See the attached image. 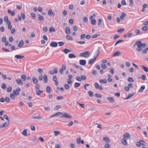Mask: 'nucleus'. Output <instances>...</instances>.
<instances>
[{
    "instance_id": "obj_1",
    "label": "nucleus",
    "mask_w": 148,
    "mask_h": 148,
    "mask_svg": "<svg viewBox=\"0 0 148 148\" xmlns=\"http://www.w3.org/2000/svg\"><path fill=\"white\" fill-rule=\"evenodd\" d=\"M135 45L138 46V47L136 49L137 51H141L142 50L143 48H144L147 47V45L145 43H142L140 41L136 42L134 45Z\"/></svg>"
},
{
    "instance_id": "obj_2",
    "label": "nucleus",
    "mask_w": 148,
    "mask_h": 148,
    "mask_svg": "<svg viewBox=\"0 0 148 148\" xmlns=\"http://www.w3.org/2000/svg\"><path fill=\"white\" fill-rule=\"evenodd\" d=\"M56 115L57 116H59L61 115H62V116L61 117V118H67L69 119H71L72 118L71 115L67 114L66 112H64V114H63L60 112H58L56 114Z\"/></svg>"
},
{
    "instance_id": "obj_3",
    "label": "nucleus",
    "mask_w": 148,
    "mask_h": 148,
    "mask_svg": "<svg viewBox=\"0 0 148 148\" xmlns=\"http://www.w3.org/2000/svg\"><path fill=\"white\" fill-rule=\"evenodd\" d=\"M136 143V146L138 147H140L141 145H146L145 142L142 140H140L139 141H137Z\"/></svg>"
},
{
    "instance_id": "obj_4",
    "label": "nucleus",
    "mask_w": 148,
    "mask_h": 148,
    "mask_svg": "<svg viewBox=\"0 0 148 148\" xmlns=\"http://www.w3.org/2000/svg\"><path fill=\"white\" fill-rule=\"evenodd\" d=\"M90 55V52L88 51H85L80 54L79 56L84 57H88Z\"/></svg>"
},
{
    "instance_id": "obj_5",
    "label": "nucleus",
    "mask_w": 148,
    "mask_h": 148,
    "mask_svg": "<svg viewBox=\"0 0 148 148\" xmlns=\"http://www.w3.org/2000/svg\"><path fill=\"white\" fill-rule=\"evenodd\" d=\"M48 15L51 16H55V13L53 12L52 10L51 9H50L48 11Z\"/></svg>"
},
{
    "instance_id": "obj_6",
    "label": "nucleus",
    "mask_w": 148,
    "mask_h": 148,
    "mask_svg": "<svg viewBox=\"0 0 148 148\" xmlns=\"http://www.w3.org/2000/svg\"><path fill=\"white\" fill-rule=\"evenodd\" d=\"M77 141L78 144H80V143L82 144H83L84 143V140H81V138H77Z\"/></svg>"
},
{
    "instance_id": "obj_7",
    "label": "nucleus",
    "mask_w": 148,
    "mask_h": 148,
    "mask_svg": "<svg viewBox=\"0 0 148 148\" xmlns=\"http://www.w3.org/2000/svg\"><path fill=\"white\" fill-rule=\"evenodd\" d=\"M50 45L53 47H56L58 46V43L55 42H52L50 44Z\"/></svg>"
},
{
    "instance_id": "obj_8",
    "label": "nucleus",
    "mask_w": 148,
    "mask_h": 148,
    "mask_svg": "<svg viewBox=\"0 0 148 148\" xmlns=\"http://www.w3.org/2000/svg\"><path fill=\"white\" fill-rule=\"evenodd\" d=\"M79 64L82 65H85L86 63V61L84 60H79Z\"/></svg>"
},
{
    "instance_id": "obj_9",
    "label": "nucleus",
    "mask_w": 148,
    "mask_h": 148,
    "mask_svg": "<svg viewBox=\"0 0 148 148\" xmlns=\"http://www.w3.org/2000/svg\"><path fill=\"white\" fill-rule=\"evenodd\" d=\"M16 82L19 85H22L23 84V82L21 79H17L16 80Z\"/></svg>"
},
{
    "instance_id": "obj_10",
    "label": "nucleus",
    "mask_w": 148,
    "mask_h": 148,
    "mask_svg": "<svg viewBox=\"0 0 148 148\" xmlns=\"http://www.w3.org/2000/svg\"><path fill=\"white\" fill-rule=\"evenodd\" d=\"M103 140L105 142L109 143L110 141V140L109 138L106 136H104L103 137Z\"/></svg>"
},
{
    "instance_id": "obj_11",
    "label": "nucleus",
    "mask_w": 148,
    "mask_h": 148,
    "mask_svg": "<svg viewBox=\"0 0 148 148\" xmlns=\"http://www.w3.org/2000/svg\"><path fill=\"white\" fill-rule=\"evenodd\" d=\"M145 86L144 85H142L140 88L138 90V92H143L144 90L145 89Z\"/></svg>"
},
{
    "instance_id": "obj_12",
    "label": "nucleus",
    "mask_w": 148,
    "mask_h": 148,
    "mask_svg": "<svg viewBox=\"0 0 148 148\" xmlns=\"http://www.w3.org/2000/svg\"><path fill=\"white\" fill-rule=\"evenodd\" d=\"M9 123V122H6L3 124H1L0 125V128H2L6 127Z\"/></svg>"
},
{
    "instance_id": "obj_13",
    "label": "nucleus",
    "mask_w": 148,
    "mask_h": 148,
    "mask_svg": "<svg viewBox=\"0 0 148 148\" xmlns=\"http://www.w3.org/2000/svg\"><path fill=\"white\" fill-rule=\"evenodd\" d=\"M124 139L127 140L130 137V134L129 133H126L123 135Z\"/></svg>"
},
{
    "instance_id": "obj_14",
    "label": "nucleus",
    "mask_w": 148,
    "mask_h": 148,
    "mask_svg": "<svg viewBox=\"0 0 148 148\" xmlns=\"http://www.w3.org/2000/svg\"><path fill=\"white\" fill-rule=\"evenodd\" d=\"M107 99L111 103H113L115 101L114 98L112 97H108L107 98Z\"/></svg>"
},
{
    "instance_id": "obj_15",
    "label": "nucleus",
    "mask_w": 148,
    "mask_h": 148,
    "mask_svg": "<svg viewBox=\"0 0 148 148\" xmlns=\"http://www.w3.org/2000/svg\"><path fill=\"white\" fill-rule=\"evenodd\" d=\"M121 54V53L119 51H117L114 53L112 55L113 57L119 56Z\"/></svg>"
},
{
    "instance_id": "obj_16",
    "label": "nucleus",
    "mask_w": 148,
    "mask_h": 148,
    "mask_svg": "<svg viewBox=\"0 0 148 148\" xmlns=\"http://www.w3.org/2000/svg\"><path fill=\"white\" fill-rule=\"evenodd\" d=\"M65 31L67 34H69L70 33V28L69 27H66L65 29Z\"/></svg>"
},
{
    "instance_id": "obj_17",
    "label": "nucleus",
    "mask_w": 148,
    "mask_h": 148,
    "mask_svg": "<svg viewBox=\"0 0 148 148\" xmlns=\"http://www.w3.org/2000/svg\"><path fill=\"white\" fill-rule=\"evenodd\" d=\"M24 57V56H21L20 55H16L15 56V58L18 59H22Z\"/></svg>"
},
{
    "instance_id": "obj_18",
    "label": "nucleus",
    "mask_w": 148,
    "mask_h": 148,
    "mask_svg": "<svg viewBox=\"0 0 148 148\" xmlns=\"http://www.w3.org/2000/svg\"><path fill=\"white\" fill-rule=\"evenodd\" d=\"M8 13L9 14H11L12 16H13L15 15V13L14 11H11V10L10 9L8 10Z\"/></svg>"
},
{
    "instance_id": "obj_19",
    "label": "nucleus",
    "mask_w": 148,
    "mask_h": 148,
    "mask_svg": "<svg viewBox=\"0 0 148 148\" xmlns=\"http://www.w3.org/2000/svg\"><path fill=\"white\" fill-rule=\"evenodd\" d=\"M32 80L33 82L35 84H38V79L36 78L35 77H33L32 78Z\"/></svg>"
},
{
    "instance_id": "obj_20",
    "label": "nucleus",
    "mask_w": 148,
    "mask_h": 148,
    "mask_svg": "<svg viewBox=\"0 0 148 148\" xmlns=\"http://www.w3.org/2000/svg\"><path fill=\"white\" fill-rule=\"evenodd\" d=\"M43 80L45 83H47L48 81L47 76L46 74L44 75Z\"/></svg>"
},
{
    "instance_id": "obj_21",
    "label": "nucleus",
    "mask_w": 148,
    "mask_h": 148,
    "mask_svg": "<svg viewBox=\"0 0 148 148\" xmlns=\"http://www.w3.org/2000/svg\"><path fill=\"white\" fill-rule=\"evenodd\" d=\"M126 139H125L124 138L122 139L121 140V142L124 145H127V143L126 141Z\"/></svg>"
},
{
    "instance_id": "obj_22",
    "label": "nucleus",
    "mask_w": 148,
    "mask_h": 148,
    "mask_svg": "<svg viewBox=\"0 0 148 148\" xmlns=\"http://www.w3.org/2000/svg\"><path fill=\"white\" fill-rule=\"evenodd\" d=\"M24 44V42L23 40H22L20 42L18 45V47H22Z\"/></svg>"
},
{
    "instance_id": "obj_23",
    "label": "nucleus",
    "mask_w": 148,
    "mask_h": 148,
    "mask_svg": "<svg viewBox=\"0 0 148 148\" xmlns=\"http://www.w3.org/2000/svg\"><path fill=\"white\" fill-rule=\"evenodd\" d=\"M43 92V91L42 90H36V93L37 95H40L41 93H42Z\"/></svg>"
},
{
    "instance_id": "obj_24",
    "label": "nucleus",
    "mask_w": 148,
    "mask_h": 148,
    "mask_svg": "<svg viewBox=\"0 0 148 148\" xmlns=\"http://www.w3.org/2000/svg\"><path fill=\"white\" fill-rule=\"evenodd\" d=\"M69 58H76V56L73 53L70 54L69 55Z\"/></svg>"
},
{
    "instance_id": "obj_25",
    "label": "nucleus",
    "mask_w": 148,
    "mask_h": 148,
    "mask_svg": "<svg viewBox=\"0 0 148 148\" xmlns=\"http://www.w3.org/2000/svg\"><path fill=\"white\" fill-rule=\"evenodd\" d=\"M81 85V83H79L78 82H75V85L74 86V87L75 88H76L80 86Z\"/></svg>"
},
{
    "instance_id": "obj_26",
    "label": "nucleus",
    "mask_w": 148,
    "mask_h": 148,
    "mask_svg": "<svg viewBox=\"0 0 148 148\" xmlns=\"http://www.w3.org/2000/svg\"><path fill=\"white\" fill-rule=\"evenodd\" d=\"M27 129H25L22 132V135H24L25 136H27Z\"/></svg>"
},
{
    "instance_id": "obj_27",
    "label": "nucleus",
    "mask_w": 148,
    "mask_h": 148,
    "mask_svg": "<svg viewBox=\"0 0 148 148\" xmlns=\"http://www.w3.org/2000/svg\"><path fill=\"white\" fill-rule=\"evenodd\" d=\"M99 82L101 84H102L103 83L106 84L107 83V81L106 79H100L99 80Z\"/></svg>"
},
{
    "instance_id": "obj_28",
    "label": "nucleus",
    "mask_w": 148,
    "mask_h": 148,
    "mask_svg": "<svg viewBox=\"0 0 148 148\" xmlns=\"http://www.w3.org/2000/svg\"><path fill=\"white\" fill-rule=\"evenodd\" d=\"M3 117L5 119L8 121L7 122H9V123H10V120L8 116L6 115H4L3 116Z\"/></svg>"
},
{
    "instance_id": "obj_29",
    "label": "nucleus",
    "mask_w": 148,
    "mask_h": 148,
    "mask_svg": "<svg viewBox=\"0 0 148 148\" xmlns=\"http://www.w3.org/2000/svg\"><path fill=\"white\" fill-rule=\"evenodd\" d=\"M63 52L65 53L66 54H67L69 52H71V51H70V50L67 49L65 48L64 49Z\"/></svg>"
},
{
    "instance_id": "obj_30",
    "label": "nucleus",
    "mask_w": 148,
    "mask_h": 148,
    "mask_svg": "<svg viewBox=\"0 0 148 148\" xmlns=\"http://www.w3.org/2000/svg\"><path fill=\"white\" fill-rule=\"evenodd\" d=\"M46 90V92L48 93H50L51 92V88H50V87H49V86H47Z\"/></svg>"
},
{
    "instance_id": "obj_31",
    "label": "nucleus",
    "mask_w": 148,
    "mask_h": 148,
    "mask_svg": "<svg viewBox=\"0 0 148 148\" xmlns=\"http://www.w3.org/2000/svg\"><path fill=\"white\" fill-rule=\"evenodd\" d=\"M21 78L24 81H26V77L25 75H21Z\"/></svg>"
},
{
    "instance_id": "obj_32",
    "label": "nucleus",
    "mask_w": 148,
    "mask_h": 148,
    "mask_svg": "<svg viewBox=\"0 0 148 148\" xmlns=\"http://www.w3.org/2000/svg\"><path fill=\"white\" fill-rule=\"evenodd\" d=\"M61 108L60 106L59 105H57L54 108L55 110H57Z\"/></svg>"
},
{
    "instance_id": "obj_33",
    "label": "nucleus",
    "mask_w": 148,
    "mask_h": 148,
    "mask_svg": "<svg viewBox=\"0 0 148 148\" xmlns=\"http://www.w3.org/2000/svg\"><path fill=\"white\" fill-rule=\"evenodd\" d=\"M126 15L125 14V13H122L121 14V15L120 16V18L121 20H123L124 19V17Z\"/></svg>"
},
{
    "instance_id": "obj_34",
    "label": "nucleus",
    "mask_w": 148,
    "mask_h": 148,
    "mask_svg": "<svg viewBox=\"0 0 148 148\" xmlns=\"http://www.w3.org/2000/svg\"><path fill=\"white\" fill-rule=\"evenodd\" d=\"M95 60L93 59H91L89 60L88 63L90 64H92Z\"/></svg>"
},
{
    "instance_id": "obj_35",
    "label": "nucleus",
    "mask_w": 148,
    "mask_h": 148,
    "mask_svg": "<svg viewBox=\"0 0 148 148\" xmlns=\"http://www.w3.org/2000/svg\"><path fill=\"white\" fill-rule=\"evenodd\" d=\"M124 31V28H121L117 30V32L119 33H121Z\"/></svg>"
},
{
    "instance_id": "obj_36",
    "label": "nucleus",
    "mask_w": 148,
    "mask_h": 148,
    "mask_svg": "<svg viewBox=\"0 0 148 148\" xmlns=\"http://www.w3.org/2000/svg\"><path fill=\"white\" fill-rule=\"evenodd\" d=\"M53 132L55 136H57L59 135L60 133V132L59 131L55 130Z\"/></svg>"
},
{
    "instance_id": "obj_37",
    "label": "nucleus",
    "mask_w": 148,
    "mask_h": 148,
    "mask_svg": "<svg viewBox=\"0 0 148 148\" xmlns=\"http://www.w3.org/2000/svg\"><path fill=\"white\" fill-rule=\"evenodd\" d=\"M101 68L104 69H105L107 68V66L106 64H102L101 65Z\"/></svg>"
},
{
    "instance_id": "obj_38",
    "label": "nucleus",
    "mask_w": 148,
    "mask_h": 148,
    "mask_svg": "<svg viewBox=\"0 0 148 148\" xmlns=\"http://www.w3.org/2000/svg\"><path fill=\"white\" fill-rule=\"evenodd\" d=\"M49 31L50 32H55L56 30L54 27H51L49 29Z\"/></svg>"
},
{
    "instance_id": "obj_39",
    "label": "nucleus",
    "mask_w": 148,
    "mask_h": 148,
    "mask_svg": "<svg viewBox=\"0 0 148 148\" xmlns=\"http://www.w3.org/2000/svg\"><path fill=\"white\" fill-rule=\"evenodd\" d=\"M1 88L3 89H5L6 88V85L5 83H3L1 85Z\"/></svg>"
},
{
    "instance_id": "obj_40",
    "label": "nucleus",
    "mask_w": 148,
    "mask_h": 148,
    "mask_svg": "<svg viewBox=\"0 0 148 148\" xmlns=\"http://www.w3.org/2000/svg\"><path fill=\"white\" fill-rule=\"evenodd\" d=\"M13 92L14 94L16 96H17L19 95V93L16 90H14L13 91Z\"/></svg>"
},
{
    "instance_id": "obj_41",
    "label": "nucleus",
    "mask_w": 148,
    "mask_h": 148,
    "mask_svg": "<svg viewBox=\"0 0 148 148\" xmlns=\"http://www.w3.org/2000/svg\"><path fill=\"white\" fill-rule=\"evenodd\" d=\"M95 96L97 98H101L102 97V95L100 94H96L95 95Z\"/></svg>"
},
{
    "instance_id": "obj_42",
    "label": "nucleus",
    "mask_w": 148,
    "mask_h": 148,
    "mask_svg": "<svg viewBox=\"0 0 148 148\" xmlns=\"http://www.w3.org/2000/svg\"><path fill=\"white\" fill-rule=\"evenodd\" d=\"M129 89H130V83L128 84V86H125L124 87L125 90L126 91H129Z\"/></svg>"
},
{
    "instance_id": "obj_43",
    "label": "nucleus",
    "mask_w": 148,
    "mask_h": 148,
    "mask_svg": "<svg viewBox=\"0 0 148 148\" xmlns=\"http://www.w3.org/2000/svg\"><path fill=\"white\" fill-rule=\"evenodd\" d=\"M66 38L68 40H73V38L70 36L67 35L66 36Z\"/></svg>"
},
{
    "instance_id": "obj_44",
    "label": "nucleus",
    "mask_w": 148,
    "mask_h": 148,
    "mask_svg": "<svg viewBox=\"0 0 148 148\" xmlns=\"http://www.w3.org/2000/svg\"><path fill=\"white\" fill-rule=\"evenodd\" d=\"M91 23L93 25H95L96 23V21L95 19H92L91 20Z\"/></svg>"
},
{
    "instance_id": "obj_45",
    "label": "nucleus",
    "mask_w": 148,
    "mask_h": 148,
    "mask_svg": "<svg viewBox=\"0 0 148 148\" xmlns=\"http://www.w3.org/2000/svg\"><path fill=\"white\" fill-rule=\"evenodd\" d=\"M112 77V76L110 75H108V80L109 82H111L112 81V79L111 78Z\"/></svg>"
},
{
    "instance_id": "obj_46",
    "label": "nucleus",
    "mask_w": 148,
    "mask_h": 148,
    "mask_svg": "<svg viewBox=\"0 0 148 148\" xmlns=\"http://www.w3.org/2000/svg\"><path fill=\"white\" fill-rule=\"evenodd\" d=\"M12 90V87L11 86H10L8 87L7 89V91L8 92H10Z\"/></svg>"
},
{
    "instance_id": "obj_47",
    "label": "nucleus",
    "mask_w": 148,
    "mask_h": 148,
    "mask_svg": "<svg viewBox=\"0 0 148 148\" xmlns=\"http://www.w3.org/2000/svg\"><path fill=\"white\" fill-rule=\"evenodd\" d=\"M38 19L41 21H42L44 20V18L43 16H40L38 17Z\"/></svg>"
},
{
    "instance_id": "obj_48",
    "label": "nucleus",
    "mask_w": 148,
    "mask_h": 148,
    "mask_svg": "<svg viewBox=\"0 0 148 148\" xmlns=\"http://www.w3.org/2000/svg\"><path fill=\"white\" fill-rule=\"evenodd\" d=\"M123 41H124V40H118V41H117L116 42V43L114 45V46H115L117 45V44H119L120 43H121L122 42H123Z\"/></svg>"
},
{
    "instance_id": "obj_49",
    "label": "nucleus",
    "mask_w": 148,
    "mask_h": 148,
    "mask_svg": "<svg viewBox=\"0 0 148 148\" xmlns=\"http://www.w3.org/2000/svg\"><path fill=\"white\" fill-rule=\"evenodd\" d=\"M38 71L40 74H42L43 73V71L40 68H39L38 69Z\"/></svg>"
},
{
    "instance_id": "obj_50",
    "label": "nucleus",
    "mask_w": 148,
    "mask_h": 148,
    "mask_svg": "<svg viewBox=\"0 0 148 148\" xmlns=\"http://www.w3.org/2000/svg\"><path fill=\"white\" fill-rule=\"evenodd\" d=\"M143 69L144 70V71L146 72H148V68L144 66H142Z\"/></svg>"
},
{
    "instance_id": "obj_51",
    "label": "nucleus",
    "mask_w": 148,
    "mask_h": 148,
    "mask_svg": "<svg viewBox=\"0 0 148 148\" xmlns=\"http://www.w3.org/2000/svg\"><path fill=\"white\" fill-rule=\"evenodd\" d=\"M148 29V27L147 26H145L143 27L142 30L144 31H146Z\"/></svg>"
},
{
    "instance_id": "obj_52",
    "label": "nucleus",
    "mask_w": 148,
    "mask_h": 148,
    "mask_svg": "<svg viewBox=\"0 0 148 148\" xmlns=\"http://www.w3.org/2000/svg\"><path fill=\"white\" fill-rule=\"evenodd\" d=\"M5 101L7 102H9L10 101V98L8 97H6L5 99Z\"/></svg>"
},
{
    "instance_id": "obj_53",
    "label": "nucleus",
    "mask_w": 148,
    "mask_h": 148,
    "mask_svg": "<svg viewBox=\"0 0 148 148\" xmlns=\"http://www.w3.org/2000/svg\"><path fill=\"white\" fill-rule=\"evenodd\" d=\"M89 85H90L89 84H88V83L86 84L84 86V89L85 90H87V88H86V86H89Z\"/></svg>"
},
{
    "instance_id": "obj_54",
    "label": "nucleus",
    "mask_w": 148,
    "mask_h": 148,
    "mask_svg": "<svg viewBox=\"0 0 148 148\" xmlns=\"http://www.w3.org/2000/svg\"><path fill=\"white\" fill-rule=\"evenodd\" d=\"M88 93L90 97H92L93 96V93L91 91H88Z\"/></svg>"
},
{
    "instance_id": "obj_55",
    "label": "nucleus",
    "mask_w": 148,
    "mask_h": 148,
    "mask_svg": "<svg viewBox=\"0 0 148 148\" xmlns=\"http://www.w3.org/2000/svg\"><path fill=\"white\" fill-rule=\"evenodd\" d=\"M32 118L33 119H41L42 118V117H40L39 116H32Z\"/></svg>"
},
{
    "instance_id": "obj_56",
    "label": "nucleus",
    "mask_w": 148,
    "mask_h": 148,
    "mask_svg": "<svg viewBox=\"0 0 148 148\" xmlns=\"http://www.w3.org/2000/svg\"><path fill=\"white\" fill-rule=\"evenodd\" d=\"M75 79L79 81H82L81 78L79 76H77L75 78Z\"/></svg>"
},
{
    "instance_id": "obj_57",
    "label": "nucleus",
    "mask_w": 148,
    "mask_h": 148,
    "mask_svg": "<svg viewBox=\"0 0 148 148\" xmlns=\"http://www.w3.org/2000/svg\"><path fill=\"white\" fill-rule=\"evenodd\" d=\"M88 18L87 17H84L83 19V21L85 23H86L88 22Z\"/></svg>"
},
{
    "instance_id": "obj_58",
    "label": "nucleus",
    "mask_w": 148,
    "mask_h": 148,
    "mask_svg": "<svg viewBox=\"0 0 148 148\" xmlns=\"http://www.w3.org/2000/svg\"><path fill=\"white\" fill-rule=\"evenodd\" d=\"M64 88L66 89H68L69 88V86L67 84H64Z\"/></svg>"
},
{
    "instance_id": "obj_59",
    "label": "nucleus",
    "mask_w": 148,
    "mask_h": 148,
    "mask_svg": "<svg viewBox=\"0 0 148 148\" xmlns=\"http://www.w3.org/2000/svg\"><path fill=\"white\" fill-rule=\"evenodd\" d=\"M99 34H96L93 35L91 36V38H97L98 36H99Z\"/></svg>"
},
{
    "instance_id": "obj_60",
    "label": "nucleus",
    "mask_w": 148,
    "mask_h": 148,
    "mask_svg": "<svg viewBox=\"0 0 148 148\" xmlns=\"http://www.w3.org/2000/svg\"><path fill=\"white\" fill-rule=\"evenodd\" d=\"M22 5H18L16 6L17 8L19 10H21L22 8Z\"/></svg>"
},
{
    "instance_id": "obj_61",
    "label": "nucleus",
    "mask_w": 148,
    "mask_h": 148,
    "mask_svg": "<svg viewBox=\"0 0 148 148\" xmlns=\"http://www.w3.org/2000/svg\"><path fill=\"white\" fill-rule=\"evenodd\" d=\"M105 147L106 148H110L111 147L108 143H106L105 146Z\"/></svg>"
},
{
    "instance_id": "obj_62",
    "label": "nucleus",
    "mask_w": 148,
    "mask_h": 148,
    "mask_svg": "<svg viewBox=\"0 0 148 148\" xmlns=\"http://www.w3.org/2000/svg\"><path fill=\"white\" fill-rule=\"evenodd\" d=\"M58 44L59 46L60 47L63 46L64 44V42H58Z\"/></svg>"
},
{
    "instance_id": "obj_63",
    "label": "nucleus",
    "mask_w": 148,
    "mask_h": 148,
    "mask_svg": "<svg viewBox=\"0 0 148 148\" xmlns=\"http://www.w3.org/2000/svg\"><path fill=\"white\" fill-rule=\"evenodd\" d=\"M61 69H62L64 71L66 69V66L65 64H63L62 65Z\"/></svg>"
},
{
    "instance_id": "obj_64",
    "label": "nucleus",
    "mask_w": 148,
    "mask_h": 148,
    "mask_svg": "<svg viewBox=\"0 0 148 148\" xmlns=\"http://www.w3.org/2000/svg\"><path fill=\"white\" fill-rule=\"evenodd\" d=\"M86 37V35L85 34H82L80 36V38L81 39H83L84 38Z\"/></svg>"
}]
</instances>
